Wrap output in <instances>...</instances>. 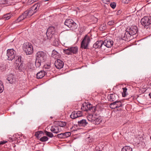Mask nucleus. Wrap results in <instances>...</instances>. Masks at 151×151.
Segmentation results:
<instances>
[{"label": "nucleus", "instance_id": "nucleus-27", "mask_svg": "<svg viewBox=\"0 0 151 151\" xmlns=\"http://www.w3.org/2000/svg\"><path fill=\"white\" fill-rule=\"evenodd\" d=\"M46 73L44 70H41L37 74V78L38 79L42 78L46 74Z\"/></svg>", "mask_w": 151, "mask_h": 151}, {"label": "nucleus", "instance_id": "nucleus-39", "mask_svg": "<svg viewBox=\"0 0 151 151\" xmlns=\"http://www.w3.org/2000/svg\"><path fill=\"white\" fill-rule=\"evenodd\" d=\"M76 113L77 116H78V117H81L82 116V113L81 111H75Z\"/></svg>", "mask_w": 151, "mask_h": 151}, {"label": "nucleus", "instance_id": "nucleus-23", "mask_svg": "<svg viewBox=\"0 0 151 151\" xmlns=\"http://www.w3.org/2000/svg\"><path fill=\"white\" fill-rule=\"evenodd\" d=\"M103 44V41H98L93 44V47L95 49L100 48Z\"/></svg>", "mask_w": 151, "mask_h": 151}, {"label": "nucleus", "instance_id": "nucleus-40", "mask_svg": "<svg viewBox=\"0 0 151 151\" xmlns=\"http://www.w3.org/2000/svg\"><path fill=\"white\" fill-rule=\"evenodd\" d=\"M0 3L1 4H8V0H0Z\"/></svg>", "mask_w": 151, "mask_h": 151}, {"label": "nucleus", "instance_id": "nucleus-53", "mask_svg": "<svg viewBox=\"0 0 151 151\" xmlns=\"http://www.w3.org/2000/svg\"><path fill=\"white\" fill-rule=\"evenodd\" d=\"M44 1H49V0H43Z\"/></svg>", "mask_w": 151, "mask_h": 151}, {"label": "nucleus", "instance_id": "nucleus-2", "mask_svg": "<svg viewBox=\"0 0 151 151\" xmlns=\"http://www.w3.org/2000/svg\"><path fill=\"white\" fill-rule=\"evenodd\" d=\"M55 29V28L53 26L50 27L47 29L46 33L47 38H45V40H48L51 41L54 40V34Z\"/></svg>", "mask_w": 151, "mask_h": 151}, {"label": "nucleus", "instance_id": "nucleus-36", "mask_svg": "<svg viewBox=\"0 0 151 151\" xmlns=\"http://www.w3.org/2000/svg\"><path fill=\"white\" fill-rule=\"evenodd\" d=\"M4 86L2 83L1 81H0V93H1L4 90Z\"/></svg>", "mask_w": 151, "mask_h": 151}, {"label": "nucleus", "instance_id": "nucleus-12", "mask_svg": "<svg viewBox=\"0 0 151 151\" xmlns=\"http://www.w3.org/2000/svg\"><path fill=\"white\" fill-rule=\"evenodd\" d=\"M81 109L84 111L92 110L93 111H95L96 107H92V105L91 104L86 105V104L85 105H83L82 106Z\"/></svg>", "mask_w": 151, "mask_h": 151}, {"label": "nucleus", "instance_id": "nucleus-13", "mask_svg": "<svg viewBox=\"0 0 151 151\" xmlns=\"http://www.w3.org/2000/svg\"><path fill=\"white\" fill-rule=\"evenodd\" d=\"M126 30L132 35L136 34L138 31L137 27L136 26H131L130 27L127 28Z\"/></svg>", "mask_w": 151, "mask_h": 151}, {"label": "nucleus", "instance_id": "nucleus-20", "mask_svg": "<svg viewBox=\"0 0 151 151\" xmlns=\"http://www.w3.org/2000/svg\"><path fill=\"white\" fill-rule=\"evenodd\" d=\"M14 137L15 140H17V142L18 143L21 145L23 144V141L22 138V137L21 135H20L18 134H16L14 135Z\"/></svg>", "mask_w": 151, "mask_h": 151}, {"label": "nucleus", "instance_id": "nucleus-7", "mask_svg": "<svg viewBox=\"0 0 151 151\" xmlns=\"http://www.w3.org/2000/svg\"><path fill=\"white\" fill-rule=\"evenodd\" d=\"M78 48L77 47H68L67 49L63 50V52L68 55L76 54L78 52Z\"/></svg>", "mask_w": 151, "mask_h": 151}, {"label": "nucleus", "instance_id": "nucleus-29", "mask_svg": "<svg viewBox=\"0 0 151 151\" xmlns=\"http://www.w3.org/2000/svg\"><path fill=\"white\" fill-rule=\"evenodd\" d=\"M94 116V115H93L92 114H89L87 116V118L88 120L92 123V121L93 120V118Z\"/></svg>", "mask_w": 151, "mask_h": 151}, {"label": "nucleus", "instance_id": "nucleus-37", "mask_svg": "<svg viewBox=\"0 0 151 151\" xmlns=\"http://www.w3.org/2000/svg\"><path fill=\"white\" fill-rule=\"evenodd\" d=\"M48 139V138L46 136H43L41 137L40 140L41 142H44L47 141Z\"/></svg>", "mask_w": 151, "mask_h": 151}, {"label": "nucleus", "instance_id": "nucleus-43", "mask_svg": "<svg viewBox=\"0 0 151 151\" xmlns=\"http://www.w3.org/2000/svg\"><path fill=\"white\" fill-rule=\"evenodd\" d=\"M110 6L113 9H114L116 6V4L114 2L111 3L110 4Z\"/></svg>", "mask_w": 151, "mask_h": 151}, {"label": "nucleus", "instance_id": "nucleus-17", "mask_svg": "<svg viewBox=\"0 0 151 151\" xmlns=\"http://www.w3.org/2000/svg\"><path fill=\"white\" fill-rule=\"evenodd\" d=\"M27 11H25L22 15L20 16L17 19L18 22H20L26 18H28L31 17Z\"/></svg>", "mask_w": 151, "mask_h": 151}, {"label": "nucleus", "instance_id": "nucleus-3", "mask_svg": "<svg viewBox=\"0 0 151 151\" xmlns=\"http://www.w3.org/2000/svg\"><path fill=\"white\" fill-rule=\"evenodd\" d=\"M64 24L73 31H75L77 29V25L72 19H66L64 22Z\"/></svg>", "mask_w": 151, "mask_h": 151}, {"label": "nucleus", "instance_id": "nucleus-5", "mask_svg": "<svg viewBox=\"0 0 151 151\" xmlns=\"http://www.w3.org/2000/svg\"><path fill=\"white\" fill-rule=\"evenodd\" d=\"M90 41V37L87 35H86L81 43V48L84 49H88Z\"/></svg>", "mask_w": 151, "mask_h": 151}, {"label": "nucleus", "instance_id": "nucleus-16", "mask_svg": "<svg viewBox=\"0 0 151 151\" xmlns=\"http://www.w3.org/2000/svg\"><path fill=\"white\" fill-rule=\"evenodd\" d=\"M55 66L58 69H61L63 66L64 63L60 59H57L55 61Z\"/></svg>", "mask_w": 151, "mask_h": 151}, {"label": "nucleus", "instance_id": "nucleus-50", "mask_svg": "<svg viewBox=\"0 0 151 151\" xmlns=\"http://www.w3.org/2000/svg\"><path fill=\"white\" fill-rule=\"evenodd\" d=\"M121 13V11H120V10H119L118 11L117 13V14H120Z\"/></svg>", "mask_w": 151, "mask_h": 151}, {"label": "nucleus", "instance_id": "nucleus-21", "mask_svg": "<svg viewBox=\"0 0 151 151\" xmlns=\"http://www.w3.org/2000/svg\"><path fill=\"white\" fill-rule=\"evenodd\" d=\"M7 79L9 83L11 84L15 83L16 81L15 76L12 74L9 75L7 78Z\"/></svg>", "mask_w": 151, "mask_h": 151}, {"label": "nucleus", "instance_id": "nucleus-25", "mask_svg": "<svg viewBox=\"0 0 151 151\" xmlns=\"http://www.w3.org/2000/svg\"><path fill=\"white\" fill-rule=\"evenodd\" d=\"M55 124L60 127H63L66 126V123L61 121H56L54 122Z\"/></svg>", "mask_w": 151, "mask_h": 151}, {"label": "nucleus", "instance_id": "nucleus-14", "mask_svg": "<svg viewBox=\"0 0 151 151\" xmlns=\"http://www.w3.org/2000/svg\"><path fill=\"white\" fill-rule=\"evenodd\" d=\"M93 118V120L92 121V123L95 124H99L103 120V118L101 116L96 115H94Z\"/></svg>", "mask_w": 151, "mask_h": 151}, {"label": "nucleus", "instance_id": "nucleus-44", "mask_svg": "<svg viewBox=\"0 0 151 151\" xmlns=\"http://www.w3.org/2000/svg\"><path fill=\"white\" fill-rule=\"evenodd\" d=\"M115 22L114 21H111L108 22V24L109 25H112L114 24Z\"/></svg>", "mask_w": 151, "mask_h": 151}, {"label": "nucleus", "instance_id": "nucleus-38", "mask_svg": "<svg viewBox=\"0 0 151 151\" xmlns=\"http://www.w3.org/2000/svg\"><path fill=\"white\" fill-rule=\"evenodd\" d=\"M123 92L122 93V95L123 97H125L126 96V92H127V89L126 88H123Z\"/></svg>", "mask_w": 151, "mask_h": 151}, {"label": "nucleus", "instance_id": "nucleus-8", "mask_svg": "<svg viewBox=\"0 0 151 151\" xmlns=\"http://www.w3.org/2000/svg\"><path fill=\"white\" fill-rule=\"evenodd\" d=\"M40 5V3H37L32 6L29 9L27 10L29 16H31L35 13L38 10Z\"/></svg>", "mask_w": 151, "mask_h": 151}, {"label": "nucleus", "instance_id": "nucleus-42", "mask_svg": "<svg viewBox=\"0 0 151 151\" xmlns=\"http://www.w3.org/2000/svg\"><path fill=\"white\" fill-rule=\"evenodd\" d=\"M57 136L59 138H64L63 133H60L57 135Z\"/></svg>", "mask_w": 151, "mask_h": 151}, {"label": "nucleus", "instance_id": "nucleus-6", "mask_svg": "<svg viewBox=\"0 0 151 151\" xmlns=\"http://www.w3.org/2000/svg\"><path fill=\"white\" fill-rule=\"evenodd\" d=\"M23 49L27 55L31 54L33 52L32 46L31 44L25 43L24 44Z\"/></svg>", "mask_w": 151, "mask_h": 151}, {"label": "nucleus", "instance_id": "nucleus-30", "mask_svg": "<svg viewBox=\"0 0 151 151\" xmlns=\"http://www.w3.org/2000/svg\"><path fill=\"white\" fill-rule=\"evenodd\" d=\"M132 151V148L129 146H126L122 148L121 151Z\"/></svg>", "mask_w": 151, "mask_h": 151}, {"label": "nucleus", "instance_id": "nucleus-34", "mask_svg": "<svg viewBox=\"0 0 151 151\" xmlns=\"http://www.w3.org/2000/svg\"><path fill=\"white\" fill-rule=\"evenodd\" d=\"M45 133L46 135L50 137H53L52 133L51 132H48L47 131H45Z\"/></svg>", "mask_w": 151, "mask_h": 151}, {"label": "nucleus", "instance_id": "nucleus-41", "mask_svg": "<svg viewBox=\"0 0 151 151\" xmlns=\"http://www.w3.org/2000/svg\"><path fill=\"white\" fill-rule=\"evenodd\" d=\"M43 133L42 131H39L38 132H36L35 134V136L37 138H38L40 134H42Z\"/></svg>", "mask_w": 151, "mask_h": 151}, {"label": "nucleus", "instance_id": "nucleus-47", "mask_svg": "<svg viewBox=\"0 0 151 151\" xmlns=\"http://www.w3.org/2000/svg\"><path fill=\"white\" fill-rule=\"evenodd\" d=\"M38 0H29V3H30V4H32L34 2L37 1Z\"/></svg>", "mask_w": 151, "mask_h": 151}, {"label": "nucleus", "instance_id": "nucleus-9", "mask_svg": "<svg viewBox=\"0 0 151 151\" xmlns=\"http://www.w3.org/2000/svg\"><path fill=\"white\" fill-rule=\"evenodd\" d=\"M16 52L13 49H8L7 50V55L9 60H12L15 57Z\"/></svg>", "mask_w": 151, "mask_h": 151}, {"label": "nucleus", "instance_id": "nucleus-49", "mask_svg": "<svg viewBox=\"0 0 151 151\" xmlns=\"http://www.w3.org/2000/svg\"><path fill=\"white\" fill-rule=\"evenodd\" d=\"M99 149V147H96V151H101V150H100V149H99V150H98Z\"/></svg>", "mask_w": 151, "mask_h": 151}, {"label": "nucleus", "instance_id": "nucleus-28", "mask_svg": "<svg viewBox=\"0 0 151 151\" xmlns=\"http://www.w3.org/2000/svg\"><path fill=\"white\" fill-rule=\"evenodd\" d=\"M13 15H12V14L10 13H7L3 15L2 18L3 19L5 20H8Z\"/></svg>", "mask_w": 151, "mask_h": 151}, {"label": "nucleus", "instance_id": "nucleus-1", "mask_svg": "<svg viewBox=\"0 0 151 151\" xmlns=\"http://www.w3.org/2000/svg\"><path fill=\"white\" fill-rule=\"evenodd\" d=\"M36 58L35 62V65L37 68L39 67L42 63L44 62L46 60V53L42 51H39L36 54Z\"/></svg>", "mask_w": 151, "mask_h": 151}, {"label": "nucleus", "instance_id": "nucleus-10", "mask_svg": "<svg viewBox=\"0 0 151 151\" xmlns=\"http://www.w3.org/2000/svg\"><path fill=\"white\" fill-rule=\"evenodd\" d=\"M122 101L121 100H116L110 104V107L114 109L122 107L123 105Z\"/></svg>", "mask_w": 151, "mask_h": 151}, {"label": "nucleus", "instance_id": "nucleus-11", "mask_svg": "<svg viewBox=\"0 0 151 151\" xmlns=\"http://www.w3.org/2000/svg\"><path fill=\"white\" fill-rule=\"evenodd\" d=\"M107 98L109 101L112 102L118 100L119 97L117 94L115 93H113L109 94Z\"/></svg>", "mask_w": 151, "mask_h": 151}, {"label": "nucleus", "instance_id": "nucleus-24", "mask_svg": "<svg viewBox=\"0 0 151 151\" xmlns=\"http://www.w3.org/2000/svg\"><path fill=\"white\" fill-rule=\"evenodd\" d=\"M78 125L80 126L85 127L87 125L88 123L86 119H82L78 121Z\"/></svg>", "mask_w": 151, "mask_h": 151}, {"label": "nucleus", "instance_id": "nucleus-4", "mask_svg": "<svg viewBox=\"0 0 151 151\" xmlns=\"http://www.w3.org/2000/svg\"><path fill=\"white\" fill-rule=\"evenodd\" d=\"M142 24L147 29L151 27V19L150 17L145 16L141 20Z\"/></svg>", "mask_w": 151, "mask_h": 151}, {"label": "nucleus", "instance_id": "nucleus-22", "mask_svg": "<svg viewBox=\"0 0 151 151\" xmlns=\"http://www.w3.org/2000/svg\"><path fill=\"white\" fill-rule=\"evenodd\" d=\"M51 56L55 59H58L60 57V55L57 51L55 50H53L52 52Z\"/></svg>", "mask_w": 151, "mask_h": 151}, {"label": "nucleus", "instance_id": "nucleus-35", "mask_svg": "<svg viewBox=\"0 0 151 151\" xmlns=\"http://www.w3.org/2000/svg\"><path fill=\"white\" fill-rule=\"evenodd\" d=\"M71 133L70 132H68L63 133L64 138L68 137L71 135Z\"/></svg>", "mask_w": 151, "mask_h": 151}, {"label": "nucleus", "instance_id": "nucleus-31", "mask_svg": "<svg viewBox=\"0 0 151 151\" xmlns=\"http://www.w3.org/2000/svg\"><path fill=\"white\" fill-rule=\"evenodd\" d=\"M50 64H47L45 65L43 69L45 70L44 71H48L50 69Z\"/></svg>", "mask_w": 151, "mask_h": 151}, {"label": "nucleus", "instance_id": "nucleus-26", "mask_svg": "<svg viewBox=\"0 0 151 151\" xmlns=\"http://www.w3.org/2000/svg\"><path fill=\"white\" fill-rule=\"evenodd\" d=\"M131 35H132L130 34L128 32V31L126 29V32L123 37V40H124L126 41L129 40Z\"/></svg>", "mask_w": 151, "mask_h": 151}, {"label": "nucleus", "instance_id": "nucleus-32", "mask_svg": "<svg viewBox=\"0 0 151 151\" xmlns=\"http://www.w3.org/2000/svg\"><path fill=\"white\" fill-rule=\"evenodd\" d=\"M22 57L21 56H17L16 57V63L17 64H18L21 63V62L22 61L21 60Z\"/></svg>", "mask_w": 151, "mask_h": 151}, {"label": "nucleus", "instance_id": "nucleus-33", "mask_svg": "<svg viewBox=\"0 0 151 151\" xmlns=\"http://www.w3.org/2000/svg\"><path fill=\"white\" fill-rule=\"evenodd\" d=\"M76 115L75 111H74L70 115V117L73 119H76L78 117V116Z\"/></svg>", "mask_w": 151, "mask_h": 151}, {"label": "nucleus", "instance_id": "nucleus-19", "mask_svg": "<svg viewBox=\"0 0 151 151\" xmlns=\"http://www.w3.org/2000/svg\"><path fill=\"white\" fill-rule=\"evenodd\" d=\"M60 128L56 125L52 126L50 128L51 131L54 133L57 134L60 132Z\"/></svg>", "mask_w": 151, "mask_h": 151}, {"label": "nucleus", "instance_id": "nucleus-48", "mask_svg": "<svg viewBox=\"0 0 151 151\" xmlns=\"http://www.w3.org/2000/svg\"><path fill=\"white\" fill-rule=\"evenodd\" d=\"M6 142H7V141H1L0 142V145L4 144L5 143H6Z\"/></svg>", "mask_w": 151, "mask_h": 151}, {"label": "nucleus", "instance_id": "nucleus-15", "mask_svg": "<svg viewBox=\"0 0 151 151\" xmlns=\"http://www.w3.org/2000/svg\"><path fill=\"white\" fill-rule=\"evenodd\" d=\"M103 44L107 47H111L113 44V41L110 39H107L103 42Z\"/></svg>", "mask_w": 151, "mask_h": 151}, {"label": "nucleus", "instance_id": "nucleus-52", "mask_svg": "<svg viewBox=\"0 0 151 151\" xmlns=\"http://www.w3.org/2000/svg\"><path fill=\"white\" fill-rule=\"evenodd\" d=\"M139 138L140 139H139V140H141V139H143V140H144V139H143V138H142V137H140Z\"/></svg>", "mask_w": 151, "mask_h": 151}, {"label": "nucleus", "instance_id": "nucleus-45", "mask_svg": "<svg viewBox=\"0 0 151 151\" xmlns=\"http://www.w3.org/2000/svg\"><path fill=\"white\" fill-rule=\"evenodd\" d=\"M103 3L105 4H108L109 3L110 0H101Z\"/></svg>", "mask_w": 151, "mask_h": 151}, {"label": "nucleus", "instance_id": "nucleus-46", "mask_svg": "<svg viewBox=\"0 0 151 151\" xmlns=\"http://www.w3.org/2000/svg\"><path fill=\"white\" fill-rule=\"evenodd\" d=\"M100 28V29H101L102 28L103 30L105 29L106 28L105 25L104 24H103V25H101V26Z\"/></svg>", "mask_w": 151, "mask_h": 151}, {"label": "nucleus", "instance_id": "nucleus-51", "mask_svg": "<svg viewBox=\"0 0 151 151\" xmlns=\"http://www.w3.org/2000/svg\"><path fill=\"white\" fill-rule=\"evenodd\" d=\"M149 96L151 98V92L149 93Z\"/></svg>", "mask_w": 151, "mask_h": 151}, {"label": "nucleus", "instance_id": "nucleus-54", "mask_svg": "<svg viewBox=\"0 0 151 151\" xmlns=\"http://www.w3.org/2000/svg\"><path fill=\"white\" fill-rule=\"evenodd\" d=\"M144 81V79H142L141 80V81Z\"/></svg>", "mask_w": 151, "mask_h": 151}, {"label": "nucleus", "instance_id": "nucleus-18", "mask_svg": "<svg viewBox=\"0 0 151 151\" xmlns=\"http://www.w3.org/2000/svg\"><path fill=\"white\" fill-rule=\"evenodd\" d=\"M16 68L18 69L20 72H24L27 68V67L24 64L20 63L18 64Z\"/></svg>", "mask_w": 151, "mask_h": 151}]
</instances>
